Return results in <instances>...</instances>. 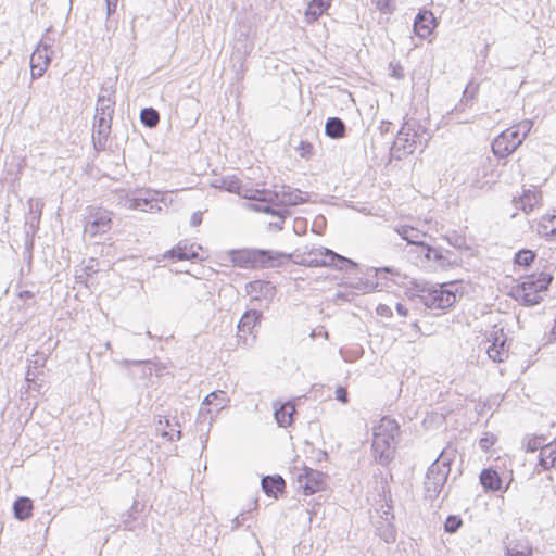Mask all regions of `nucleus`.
<instances>
[{
  "label": "nucleus",
  "mask_w": 556,
  "mask_h": 556,
  "mask_svg": "<svg viewBox=\"0 0 556 556\" xmlns=\"http://www.w3.org/2000/svg\"><path fill=\"white\" fill-rule=\"evenodd\" d=\"M115 91L102 87L97 99L96 114L92 124V143L97 151H104L108 146L115 112Z\"/></svg>",
  "instance_id": "f257e3e1"
},
{
  "label": "nucleus",
  "mask_w": 556,
  "mask_h": 556,
  "mask_svg": "<svg viewBox=\"0 0 556 556\" xmlns=\"http://www.w3.org/2000/svg\"><path fill=\"white\" fill-rule=\"evenodd\" d=\"M408 254L417 266L428 270L448 269L462 263V258L452 251L434 248L428 243L410 248Z\"/></svg>",
  "instance_id": "f03ea898"
},
{
  "label": "nucleus",
  "mask_w": 556,
  "mask_h": 556,
  "mask_svg": "<svg viewBox=\"0 0 556 556\" xmlns=\"http://www.w3.org/2000/svg\"><path fill=\"white\" fill-rule=\"evenodd\" d=\"M397 432V422L387 417H383L380 424L374 428L371 448L375 460L381 466L389 465L394 458V438Z\"/></svg>",
  "instance_id": "7ed1b4c3"
},
{
  "label": "nucleus",
  "mask_w": 556,
  "mask_h": 556,
  "mask_svg": "<svg viewBox=\"0 0 556 556\" xmlns=\"http://www.w3.org/2000/svg\"><path fill=\"white\" fill-rule=\"evenodd\" d=\"M456 293L445 289L443 285L429 282H416L410 295L414 303L430 309H446L456 302Z\"/></svg>",
  "instance_id": "20e7f679"
},
{
  "label": "nucleus",
  "mask_w": 556,
  "mask_h": 556,
  "mask_svg": "<svg viewBox=\"0 0 556 556\" xmlns=\"http://www.w3.org/2000/svg\"><path fill=\"white\" fill-rule=\"evenodd\" d=\"M430 139L431 135L428 129L419 121L409 118L399 130L393 150L395 153L401 152L397 155L400 159L401 155L413 153L417 148L424 149Z\"/></svg>",
  "instance_id": "39448f33"
},
{
  "label": "nucleus",
  "mask_w": 556,
  "mask_h": 556,
  "mask_svg": "<svg viewBox=\"0 0 556 556\" xmlns=\"http://www.w3.org/2000/svg\"><path fill=\"white\" fill-rule=\"evenodd\" d=\"M552 280L553 276L547 273L528 276L521 283L513 288L511 294L523 306H535L542 302L541 293L548 289Z\"/></svg>",
  "instance_id": "423d86ee"
},
{
  "label": "nucleus",
  "mask_w": 556,
  "mask_h": 556,
  "mask_svg": "<svg viewBox=\"0 0 556 556\" xmlns=\"http://www.w3.org/2000/svg\"><path fill=\"white\" fill-rule=\"evenodd\" d=\"M291 255L271 250H244L235 252L232 261L240 267H278L290 260Z\"/></svg>",
  "instance_id": "0eeeda50"
},
{
  "label": "nucleus",
  "mask_w": 556,
  "mask_h": 556,
  "mask_svg": "<svg viewBox=\"0 0 556 556\" xmlns=\"http://www.w3.org/2000/svg\"><path fill=\"white\" fill-rule=\"evenodd\" d=\"M451 463L452 458L443 451L428 467L424 481L426 498L433 501L439 496L451 472Z\"/></svg>",
  "instance_id": "6e6552de"
},
{
  "label": "nucleus",
  "mask_w": 556,
  "mask_h": 556,
  "mask_svg": "<svg viewBox=\"0 0 556 556\" xmlns=\"http://www.w3.org/2000/svg\"><path fill=\"white\" fill-rule=\"evenodd\" d=\"M309 256H314L308 261L311 266H332L339 270H349L357 267V263L354 261L327 248L316 249L309 252Z\"/></svg>",
  "instance_id": "1a4fd4ad"
},
{
  "label": "nucleus",
  "mask_w": 556,
  "mask_h": 556,
  "mask_svg": "<svg viewBox=\"0 0 556 556\" xmlns=\"http://www.w3.org/2000/svg\"><path fill=\"white\" fill-rule=\"evenodd\" d=\"M161 192L156 190H139L136 195L126 200V205L130 210H139L142 212L161 211L159 202L162 201Z\"/></svg>",
  "instance_id": "9d476101"
},
{
  "label": "nucleus",
  "mask_w": 556,
  "mask_h": 556,
  "mask_svg": "<svg viewBox=\"0 0 556 556\" xmlns=\"http://www.w3.org/2000/svg\"><path fill=\"white\" fill-rule=\"evenodd\" d=\"M308 194L290 186H282L279 190L269 191L268 201L279 206H294L305 203Z\"/></svg>",
  "instance_id": "9b49d317"
},
{
  "label": "nucleus",
  "mask_w": 556,
  "mask_h": 556,
  "mask_svg": "<svg viewBox=\"0 0 556 556\" xmlns=\"http://www.w3.org/2000/svg\"><path fill=\"white\" fill-rule=\"evenodd\" d=\"M111 216L105 210L91 207L89 215L86 217L85 232L91 237L99 233H105L111 229Z\"/></svg>",
  "instance_id": "f8f14e48"
},
{
  "label": "nucleus",
  "mask_w": 556,
  "mask_h": 556,
  "mask_svg": "<svg viewBox=\"0 0 556 556\" xmlns=\"http://www.w3.org/2000/svg\"><path fill=\"white\" fill-rule=\"evenodd\" d=\"M51 46L40 41L37 49L30 55V71L33 79L40 78L47 71L52 60Z\"/></svg>",
  "instance_id": "ddd939ff"
},
{
  "label": "nucleus",
  "mask_w": 556,
  "mask_h": 556,
  "mask_svg": "<svg viewBox=\"0 0 556 556\" xmlns=\"http://www.w3.org/2000/svg\"><path fill=\"white\" fill-rule=\"evenodd\" d=\"M227 401L226 392L224 391L218 390L207 394L201 404L198 422L205 421L206 414L211 415L210 419L212 421L213 417L226 406Z\"/></svg>",
  "instance_id": "4468645a"
},
{
  "label": "nucleus",
  "mask_w": 556,
  "mask_h": 556,
  "mask_svg": "<svg viewBox=\"0 0 556 556\" xmlns=\"http://www.w3.org/2000/svg\"><path fill=\"white\" fill-rule=\"evenodd\" d=\"M298 482L303 493L311 495L324 489L326 475L319 470L305 467L303 472L298 476Z\"/></svg>",
  "instance_id": "2eb2a0df"
},
{
  "label": "nucleus",
  "mask_w": 556,
  "mask_h": 556,
  "mask_svg": "<svg viewBox=\"0 0 556 556\" xmlns=\"http://www.w3.org/2000/svg\"><path fill=\"white\" fill-rule=\"evenodd\" d=\"M506 339V334L502 328L490 333L488 341H490L491 344L488 346L486 353L493 362L502 363L508 357Z\"/></svg>",
  "instance_id": "dca6fc26"
},
{
  "label": "nucleus",
  "mask_w": 556,
  "mask_h": 556,
  "mask_svg": "<svg viewBox=\"0 0 556 556\" xmlns=\"http://www.w3.org/2000/svg\"><path fill=\"white\" fill-rule=\"evenodd\" d=\"M438 23L433 13L429 10L420 11L414 20V31L421 39L428 38Z\"/></svg>",
  "instance_id": "f3484780"
},
{
  "label": "nucleus",
  "mask_w": 556,
  "mask_h": 556,
  "mask_svg": "<svg viewBox=\"0 0 556 556\" xmlns=\"http://www.w3.org/2000/svg\"><path fill=\"white\" fill-rule=\"evenodd\" d=\"M194 248V243H189L188 241H180L176 247L165 252L164 257L176 261L199 260V253Z\"/></svg>",
  "instance_id": "a211bd4d"
},
{
  "label": "nucleus",
  "mask_w": 556,
  "mask_h": 556,
  "mask_svg": "<svg viewBox=\"0 0 556 556\" xmlns=\"http://www.w3.org/2000/svg\"><path fill=\"white\" fill-rule=\"evenodd\" d=\"M509 134L502 131L492 142V151L500 159L507 157L518 149V141H511Z\"/></svg>",
  "instance_id": "6ab92c4d"
},
{
  "label": "nucleus",
  "mask_w": 556,
  "mask_h": 556,
  "mask_svg": "<svg viewBox=\"0 0 556 556\" xmlns=\"http://www.w3.org/2000/svg\"><path fill=\"white\" fill-rule=\"evenodd\" d=\"M516 207L529 214L534 210L535 206L541 204L542 193L539 190H525L522 195L518 200H514Z\"/></svg>",
  "instance_id": "aec40b11"
},
{
  "label": "nucleus",
  "mask_w": 556,
  "mask_h": 556,
  "mask_svg": "<svg viewBox=\"0 0 556 556\" xmlns=\"http://www.w3.org/2000/svg\"><path fill=\"white\" fill-rule=\"evenodd\" d=\"M396 233L407 242L410 248H416L418 244H425L426 232L420 231L408 225H403L394 228Z\"/></svg>",
  "instance_id": "412c9836"
},
{
  "label": "nucleus",
  "mask_w": 556,
  "mask_h": 556,
  "mask_svg": "<svg viewBox=\"0 0 556 556\" xmlns=\"http://www.w3.org/2000/svg\"><path fill=\"white\" fill-rule=\"evenodd\" d=\"M479 480L486 492H496L502 489V478L493 468H485L480 472Z\"/></svg>",
  "instance_id": "4be33fe9"
},
{
  "label": "nucleus",
  "mask_w": 556,
  "mask_h": 556,
  "mask_svg": "<svg viewBox=\"0 0 556 556\" xmlns=\"http://www.w3.org/2000/svg\"><path fill=\"white\" fill-rule=\"evenodd\" d=\"M261 485H262L263 491L268 496H273V497L277 498L278 495L283 492L286 482L279 475L265 476L261 480Z\"/></svg>",
  "instance_id": "5701e85b"
},
{
  "label": "nucleus",
  "mask_w": 556,
  "mask_h": 556,
  "mask_svg": "<svg viewBox=\"0 0 556 556\" xmlns=\"http://www.w3.org/2000/svg\"><path fill=\"white\" fill-rule=\"evenodd\" d=\"M43 202L40 199L28 200V215L26 216V225L33 232L39 229L40 218L42 213Z\"/></svg>",
  "instance_id": "b1692460"
},
{
  "label": "nucleus",
  "mask_w": 556,
  "mask_h": 556,
  "mask_svg": "<svg viewBox=\"0 0 556 556\" xmlns=\"http://www.w3.org/2000/svg\"><path fill=\"white\" fill-rule=\"evenodd\" d=\"M331 0H311L304 12L308 24L316 22L330 7Z\"/></svg>",
  "instance_id": "393cba45"
},
{
  "label": "nucleus",
  "mask_w": 556,
  "mask_h": 556,
  "mask_svg": "<svg viewBox=\"0 0 556 556\" xmlns=\"http://www.w3.org/2000/svg\"><path fill=\"white\" fill-rule=\"evenodd\" d=\"M536 231L546 240H556V213L542 216Z\"/></svg>",
  "instance_id": "a878e982"
},
{
  "label": "nucleus",
  "mask_w": 556,
  "mask_h": 556,
  "mask_svg": "<svg viewBox=\"0 0 556 556\" xmlns=\"http://www.w3.org/2000/svg\"><path fill=\"white\" fill-rule=\"evenodd\" d=\"M176 427H180V424L177 420H172L167 417H161L159 419L157 429H162V437L167 439L168 441L174 442L181 439V430L175 429Z\"/></svg>",
  "instance_id": "bb28decb"
},
{
  "label": "nucleus",
  "mask_w": 556,
  "mask_h": 556,
  "mask_svg": "<svg viewBox=\"0 0 556 556\" xmlns=\"http://www.w3.org/2000/svg\"><path fill=\"white\" fill-rule=\"evenodd\" d=\"M211 186L216 189L241 194V181L235 175L215 178Z\"/></svg>",
  "instance_id": "cd10ccee"
},
{
  "label": "nucleus",
  "mask_w": 556,
  "mask_h": 556,
  "mask_svg": "<svg viewBox=\"0 0 556 556\" xmlns=\"http://www.w3.org/2000/svg\"><path fill=\"white\" fill-rule=\"evenodd\" d=\"M295 407L291 402L281 404L280 407L275 409L274 416L279 427H289L293 422V415Z\"/></svg>",
  "instance_id": "c85d7f7f"
},
{
  "label": "nucleus",
  "mask_w": 556,
  "mask_h": 556,
  "mask_svg": "<svg viewBox=\"0 0 556 556\" xmlns=\"http://www.w3.org/2000/svg\"><path fill=\"white\" fill-rule=\"evenodd\" d=\"M478 92H479V84L475 83L473 80H470L467 84L465 90L463 91V97L460 99V103L452 110L451 114L452 115L456 114L458 111L462 110V106L471 108L473 105V102L476 100Z\"/></svg>",
  "instance_id": "c756f323"
},
{
  "label": "nucleus",
  "mask_w": 556,
  "mask_h": 556,
  "mask_svg": "<svg viewBox=\"0 0 556 556\" xmlns=\"http://www.w3.org/2000/svg\"><path fill=\"white\" fill-rule=\"evenodd\" d=\"M539 465L545 470L556 467V442L540 448Z\"/></svg>",
  "instance_id": "7c9ffc66"
},
{
  "label": "nucleus",
  "mask_w": 556,
  "mask_h": 556,
  "mask_svg": "<svg viewBox=\"0 0 556 556\" xmlns=\"http://www.w3.org/2000/svg\"><path fill=\"white\" fill-rule=\"evenodd\" d=\"M33 502L29 497L21 496L13 503V514L18 520H26L33 515Z\"/></svg>",
  "instance_id": "2f4dec72"
},
{
  "label": "nucleus",
  "mask_w": 556,
  "mask_h": 556,
  "mask_svg": "<svg viewBox=\"0 0 556 556\" xmlns=\"http://www.w3.org/2000/svg\"><path fill=\"white\" fill-rule=\"evenodd\" d=\"M346 126L339 117H329L325 124V134L331 139H339L345 136Z\"/></svg>",
  "instance_id": "473e14b6"
},
{
  "label": "nucleus",
  "mask_w": 556,
  "mask_h": 556,
  "mask_svg": "<svg viewBox=\"0 0 556 556\" xmlns=\"http://www.w3.org/2000/svg\"><path fill=\"white\" fill-rule=\"evenodd\" d=\"M261 318L262 312L257 309L247 311L238 323L239 332L250 333L253 327L260 321Z\"/></svg>",
  "instance_id": "72a5a7b5"
},
{
  "label": "nucleus",
  "mask_w": 556,
  "mask_h": 556,
  "mask_svg": "<svg viewBox=\"0 0 556 556\" xmlns=\"http://www.w3.org/2000/svg\"><path fill=\"white\" fill-rule=\"evenodd\" d=\"M531 129V123L529 121L521 123L517 126H513L506 130H504L506 134H509V138L511 141H518V148L521 146L523 140L526 139L527 135L529 134Z\"/></svg>",
  "instance_id": "f704fd0d"
},
{
  "label": "nucleus",
  "mask_w": 556,
  "mask_h": 556,
  "mask_svg": "<svg viewBox=\"0 0 556 556\" xmlns=\"http://www.w3.org/2000/svg\"><path fill=\"white\" fill-rule=\"evenodd\" d=\"M141 123L149 128H154L160 123V114L153 108H144L140 112Z\"/></svg>",
  "instance_id": "c9c22d12"
},
{
  "label": "nucleus",
  "mask_w": 556,
  "mask_h": 556,
  "mask_svg": "<svg viewBox=\"0 0 556 556\" xmlns=\"http://www.w3.org/2000/svg\"><path fill=\"white\" fill-rule=\"evenodd\" d=\"M242 198L244 199H248V200H252V201H256V202H269L268 201V198H269V190H266V189H255V190H252V189H247V190H241V194H240Z\"/></svg>",
  "instance_id": "e433bc0d"
},
{
  "label": "nucleus",
  "mask_w": 556,
  "mask_h": 556,
  "mask_svg": "<svg viewBox=\"0 0 556 556\" xmlns=\"http://www.w3.org/2000/svg\"><path fill=\"white\" fill-rule=\"evenodd\" d=\"M191 289L199 302L207 301L210 299L211 292L210 287L206 282L195 280Z\"/></svg>",
  "instance_id": "4c0bfd02"
},
{
  "label": "nucleus",
  "mask_w": 556,
  "mask_h": 556,
  "mask_svg": "<svg viewBox=\"0 0 556 556\" xmlns=\"http://www.w3.org/2000/svg\"><path fill=\"white\" fill-rule=\"evenodd\" d=\"M535 258V253L531 250H520L515 255V263L520 266H529Z\"/></svg>",
  "instance_id": "58836bf2"
},
{
  "label": "nucleus",
  "mask_w": 556,
  "mask_h": 556,
  "mask_svg": "<svg viewBox=\"0 0 556 556\" xmlns=\"http://www.w3.org/2000/svg\"><path fill=\"white\" fill-rule=\"evenodd\" d=\"M463 526V520L457 515H450L444 523V530L447 533H456Z\"/></svg>",
  "instance_id": "ea45409f"
},
{
  "label": "nucleus",
  "mask_w": 556,
  "mask_h": 556,
  "mask_svg": "<svg viewBox=\"0 0 556 556\" xmlns=\"http://www.w3.org/2000/svg\"><path fill=\"white\" fill-rule=\"evenodd\" d=\"M371 2L377 10L384 14H392L396 8L394 0H371Z\"/></svg>",
  "instance_id": "a19ab883"
},
{
  "label": "nucleus",
  "mask_w": 556,
  "mask_h": 556,
  "mask_svg": "<svg viewBox=\"0 0 556 556\" xmlns=\"http://www.w3.org/2000/svg\"><path fill=\"white\" fill-rule=\"evenodd\" d=\"M123 365L125 366H135V367H139L141 369V378H144L147 376H150L151 375V367H149L150 365V362L149 361H129V359H124L123 361Z\"/></svg>",
  "instance_id": "79ce46f5"
},
{
  "label": "nucleus",
  "mask_w": 556,
  "mask_h": 556,
  "mask_svg": "<svg viewBox=\"0 0 556 556\" xmlns=\"http://www.w3.org/2000/svg\"><path fill=\"white\" fill-rule=\"evenodd\" d=\"M532 549L526 545H516L514 547H507L506 556H531Z\"/></svg>",
  "instance_id": "37998d69"
},
{
  "label": "nucleus",
  "mask_w": 556,
  "mask_h": 556,
  "mask_svg": "<svg viewBox=\"0 0 556 556\" xmlns=\"http://www.w3.org/2000/svg\"><path fill=\"white\" fill-rule=\"evenodd\" d=\"M296 151L303 159H309L314 154V147L308 141H301L296 147Z\"/></svg>",
  "instance_id": "c03bdc74"
},
{
  "label": "nucleus",
  "mask_w": 556,
  "mask_h": 556,
  "mask_svg": "<svg viewBox=\"0 0 556 556\" xmlns=\"http://www.w3.org/2000/svg\"><path fill=\"white\" fill-rule=\"evenodd\" d=\"M273 203L270 202H257V203H245V207L250 211L256 212V213H269L270 205Z\"/></svg>",
  "instance_id": "a18cd8bd"
},
{
  "label": "nucleus",
  "mask_w": 556,
  "mask_h": 556,
  "mask_svg": "<svg viewBox=\"0 0 556 556\" xmlns=\"http://www.w3.org/2000/svg\"><path fill=\"white\" fill-rule=\"evenodd\" d=\"M276 204H271L269 208L268 215L277 216L279 219H286L290 215V211L288 208H276Z\"/></svg>",
  "instance_id": "49530a36"
},
{
  "label": "nucleus",
  "mask_w": 556,
  "mask_h": 556,
  "mask_svg": "<svg viewBox=\"0 0 556 556\" xmlns=\"http://www.w3.org/2000/svg\"><path fill=\"white\" fill-rule=\"evenodd\" d=\"M336 399L342 404L349 403V393L345 387L339 386L336 389Z\"/></svg>",
  "instance_id": "de8ad7c7"
},
{
  "label": "nucleus",
  "mask_w": 556,
  "mask_h": 556,
  "mask_svg": "<svg viewBox=\"0 0 556 556\" xmlns=\"http://www.w3.org/2000/svg\"><path fill=\"white\" fill-rule=\"evenodd\" d=\"M541 447L542 446L539 438L529 439L527 442V451L534 452Z\"/></svg>",
  "instance_id": "09e8293b"
},
{
  "label": "nucleus",
  "mask_w": 556,
  "mask_h": 556,
  "mask_svg": "<svg viewBox=\"0 0 556 556\" xmlns=\"http://www.w3.org/2000/svg\"><path fill=\"white\" fill-rule=\"evenodd\" d=\"M376 311L380 316L390 317L392 315L391 308L384 304H379Z\"/></svg>",
  "instance_id": "8fccbe9b"
},
{
  "label": "nucleus",
  "mask_w": 556,
  "mask_h": 556,
  "mask_svg": "<svg viewBox=\"0 0 556 556\" xmlns=\"http://www.w3.org/2000/svg\"><path fill=\"white\" fill-rule=\"evenodd\" d=\"M201 223H202V212L197 211L191 215L190 224H191V226L197 227V226L201 225Z\"/></svg>",
  "instance_id": "3c124183"
},
{
  "label": "nucleus",
  "mask_w": 556,
  "mask_h": 556,
  "mask_svg": "<svg viewBox=\"0 0 556 556\" xmlns=\"http://www.w3.org/2000/svg\"><path fill=\"white\" fill-rule=\"evenodd\" d=\"M494 443L493 437H484L480 440V447L484 451H488Z\"/></svg>",
  "instance_id": "603ef678"
},
{
  "label": "nucleus",
  "mask_w": 556,
  "mask_h": 556,
  "mask_svg": "<svg viewBox=\"0 0 556 556\" xmlns=\"http://www.w3.org/2000/svg\"><path fill=\"white\" fill-rule=\"evenodd\" d=\"M106 2V13L110 16L116 11L118 0H105Z\"/></svg>",
  "instance_id": "864d4df0"
},
{
  "label": "nucleus",
  "mask_w": 556,
  "mask_h": 556,
  "mask_svg": "<svg viewBox=\"0 0 556 556\" xmlns=\"http://www.w3.org/2000/svg\"><path fill=\"white\" fill-rule=\"evenodd\" d=\"M243 520H244V517H243V514L242 515H239V516H236L233 519H232V529H238L240 526L243 525Z\"/></svg>",
  "instance_id": "5fc2aeb1"
},
{
  "label": "nucleus",
  "mask_w": 556,
  "mask_h": 556,
  "mask_svg": "<svg viewBox=\"0 0 556 556\" xmlns=\"http://www.w3.org/2000/svg\"><path fill=\"white\" fill-rule=\"evenodd\" d=\"M395 309H396L397 314L401 316H407V314H408L407 307L405 305H403L402 303H397Z\"/></svg>",
  "instance_id": "6e6d98bb"
},
{
  "label": "nucleus",
  "mask_w": 556,
  "mask_h": 556,
  "mask_svg": "<svg viewBox=\"0 0 556 556\" xmlns=\"http://www.w3.org/2000/svg\"><path fill=\"white\" fill-rule=\"evenodd\" d=\"M34 292L29 291V290H24V291H21L18 293V298L21 300H28V299H33L34 298Z\"/></svg>",
  "instance_id": "4d7b16f0"
},
{
  "label": "nucleus",
  "mask_w": 556,
  "mask_h": 556,
  "mask_svg": "<svg viewBox=\"0 0 556 556\" xmlns=\"http://www.w3.org/2000/svg\"><path fill=\"white\" fill-rule=\"evenodd\" d=\"M36 378V374L33 371L31 366L28 367V370L26 372L25 380L30 383L34 382Z\"/></svg>",
  "instance_id": "13d9d810"
},
{
  "label": "nucleus",
  "mask_w": 556,
  "mask_h": 556,
  "mask_svg": "<svg viewBox=\"0 0 556 556\" xmlns=\"http://www.w3.org/2000/svg\"><path fill=\"white\" fill-rule=\"evenodd\" d=\"M283 223H285V219H279L278 222L269 223V227L275 228L276 230L280 231L283 229Z\"/></svg>",
  "instance_id": "bf43d9fd"
},
{
  "label": "nucleus",
  "mask_w": 556,
  "mask_h": 556,
  "mask_svg": "<svg viewBox=\"0 0 556 556\" xmlns=\"http://www.w3.org/2000/svg\"><path fill=\"white\" fill-rule=\"evenodd\" d=\"M377 286H378V283L374 285L372 282L371 283L367 282L365 286L364 292H369V291L374 290Z\"/></svg>",
  "instance_id": "052dcab7"
},
{
  "label": "nucleus",
  "mask_w": 556,
  "mask_h": 556,
  "mask_svg": "<svg viewBox=\"0 0 556 556\" xmlns=\"http://www.w3.org/2000/svg\"><path fill=\"white\" fill-rule=\"evenodd\" d=\"M381 271H386V273H393V268H390V267H383V268H380L378 269V273H381Z\"/></svg>",
  "instance_id": "680f3d73"
},
{
  "label": "nucleus",
  "mask_w": 556,
  "mask_h": 556,
  "mask_svg": "<svg viewBox=\"0 0 556 556\" xmlns=\"http://www.w3.org/2000/svg\"><path fill=\"white\" fill-rule=\"evenodd\" d=\"M30 364H34V368H37V367H39V366H42V364H39V361H38V359L30 361Z\"/></svg>",
  "instance_id": "e2e57ef3"
},
{
  "label": "nucleus",
  "mask_w": 556,
  "mask_h": 556,
  "mask_svg": "<svg viewBox=\"0 0 556 556\" xmlns=\"http://www.w3.org/2000/svg\"><path fill=\"white\" fill-rule=\"evenodd\" d=\"M413 327H414V328H418V324H417V321L413 323Z\"/></svg>",
  "instance_id": "0e129e2a"
},
{
  "label": "nucleus",
  "mask_w": 556,
  "mask_h": 556,
  "mask_svg": "<svg viewBox=\"0 0 556 556\" xmlns=\"http://www.w3.org/2000/svg\"><path fill=\"white\" fill-rule=\"evenodd\" d=\"M147 336H148L149 338H152V334H151V332H150V331H147Z\"/></svg>",
  "instance_id": "69168bd1"
}]
</instances>
